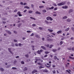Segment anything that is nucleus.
Returning a JSON list of instances; mask_svg holds the SVG:
<instances>
[{"label":"nucleus","mask_w":74,"mask_h":74,"mask_svg":"<svg viewBox=\"0 0 74 74\" xmlns=\"http://www.w3.org/2000/svg\"><path fill=\"white\" fill-rule=\"evenodd\" d=\"M38 64H39V65H40V66H42V64L39 62L38 63Z\"/></svg>","instance_id":"obj_41"},{"label":"nucleus","mask_w":74,"mask_h":74,"mask_svg":"<svg viewBox=\"0 0 74 74\" xmlns=\"http://www.w3.org/2000/svg\"><path fill=\"white\" fill-rule=\"evenodd\" d=\"M57 51V50L56 49H53L52 50V51L53 52H56Z\"/></svg>","instance_id":"obj_18"},{"label":"nucleus","mask_w":74,"mask_h":74,"mask_svg":"<svg viewBox=\"0 0 74 74\" xmlns=\"http://www.w3.org/2000/svg\"><path fill=\"white\" fill-rule=\"evenodd\" d=\"M45 22L46 23H47V24H48L49 23V22L48 21H47V20H45Z\"/></svg>","instance_id":"obj_23"},{"label":"nucleus","mask_w":74,"mask_h":74,"mask_svg":"<svg viewBox=\"0 0 74 74\" xmlns=\"http://www.w3.org/2000/svg\"><path fill=\"white\" fill-rule=\"evenodd\" d=\"M37 52L38 54H40L41 53L40 52V51L39 50H38Z\"/></svg>","instance_id":"obj_35"},{"label":"nucleus","mask_w":74,"mask_h":74,"mask_svg":"<svg viewBox=\"0 0 74 74\" xmlns=\"http://www.w3.org/2000/svg\"><path fill=\"white\" fill-rule=\"evenodd\" d=\"M71 29H72V30L73 32H74V28L72 27H71Z\"/></svg>","instance_id":"obj_31"},{"label":"nucleus","mask_w":74,"mask_h":74,"mask_svg":"<svg viewBox=\"0 0 74 74\" xmlns=\"http://www.w3.org/2000/svg\"><path fill=\"white\" fill-rule=\"evenodd\" d=\"M15 45L16 47H18V44L16 43L15 44Z\"/></svg>","instance_id":"obj_47"},{"label":"nucleus","mask_w":74,"mask_h":74,"mask_svg":"<svg viewBox=\"0 0 74 74\" xmlns=\"http://www.w3.org/2000/svg\"><path fill=\"white\" fill-rule=\"evenodd\" d=\"M16 62H17L16 60H15L14 61V64L16 63Z\"/></svg>","instance_id":"obj_60"},{"label":"nucleus","mask_w":74,"mask_h":74,"mask_svg":"<svg viewBox=\"0 0 74 74\" xmlns=\"http://www.w3.org/2000/svg\"><path fill=\"white\" fill-rule=\"evenodd\" d=\"M54 59H55V60H56V59L58 60H59V58H58L56 56H54Z\"/></svg>","instance_id":"obj_3"},{"label":"nucleus","mask_w":74,"mask_h":74,"mask_svg":"<svg viewBox=\"0 0 74 74\" xmlns=\"http://www.w3.org/2000/svg\"><path fill=\"white\" fill-rule=\"evenodd\" d=\"M25 56L26 57V58H28L29 57V55H28V54L25 55Z\"/></svg>","instance_id":"obj_40"},{"label":"nucleus","mask_w":74,"mask_h":74,"mask_svg":"<svg viewBox=\"0 0 74 74\" xmlns=\"http://www.w3.org/2000/svg\"><path fill=\"white\" fill-rule=\"evenodd\" d=\"M70 30V28L68 27L67 29H65V31L66 32H67L68 31H69Z\"/></svg>","instance_id":"obj_13"},{"label":"nucleus","mask_w":74,"mask_h":74,"mask_svg":"<svg viewBox=\"0 0 74 74\" xmlns=\"http://www.w3.org/2000/svg\"><path fill=\"white\" fill-rule=\"evenodd\" d=\"M27 33H31V31H27Z\"/></svg>","instance_id":"obj_51"},{"label":"nucleus","mask_w":74,"mask_h":74,"mask_svg":"<svg viewBox=\"0 0 74 74\" xmlns=\"http://www.w3.org/2000/svg\"><path fill=\"white\" fill-rule=\"evenodd\" d=\"M42 51H43V50L42 49H41L40 50V52H42Z\"/></svg>","instance_id":"obj_63"},{"label":"nucleus","mask_w":74,"mask_h":74,"mask_svg":"<svg viewBox=\"0 0 74 74\" xmlns=\"http://www.w3.org/2000/svg\"><path fill=\"white\" fill-rule=\"evenodd\" d=\"M0 70L1 71H4V69L2 68H1Z\"/></svg>","instance_id":"obj_48"},{"label":"nucleus","mask_w":74,"mask_h":74,"mask_svg":"<svg viewBox=\"0 0 74 74\" xmlns=\"http://www.w3.org/2000/svg\"><path fill=\"white\" fill-rule=\"evenodd\" d=\"M5 32H7L8 34H11V32H10L9 31L7 30H5Z\"/></svg>","instance_id":"obj_4"},{"label":"nucleus","mask_w":74,"mask_h":74,"mask_svg":"<svg viewBox=\"0 0 74 74\" xmlns=\"http://www.w3.org/2000/svg\"><path fill=\"white\" fill-rule=\"evenodd\" d=\"M25 8H27V9H30V8L27 6L24 7Z\"/></svg>","instance_id":"obj_14"},{"label":"nucleus","mask_w":74,"mask_h":74,"mask_svg":"<svg viewBox=\"0 0 74 74\" xmlns=\"http://www.w3.org/2000/svg\"><path fill=\"white\" fill-rule=\"evenodd\" d=\"M52 47H53V45H51L50 46V47H49V48H52Z\"/></svg>","instance_id":"obj_22"},{"label":"nucleus","mask_w":74,"mask_h":74,"mask_svg":"<svg viewBox=\"0 0 74 74\" xmlns=\"http://www.w3.org/2000/svg\"><path fill=\"white\" fill-rule=\"evenodd\" d=\"M32 12H33V11L31 10H30L29 12V14H31V13H32Z\"/></svg>","instance_id":"obj_32"},{"label":"nucleus","mask_w":74,"mask_h":74,"mask_svg":"<svg viewBox=\"0 0 74 74\" xmlns=\"http://www.w3.org/2000/svg\"><path fill=\"white\" fill-rule=\"evenodd\" d=\"M14 33H15V34H17V32H16V31H14Z\"/></svg>","instance_id":"obj_49"},{"label":"nucleus","mask_w":74,"mask_h":74,"mask_svg":"<svg viewBox=\"0 0 74 74\" xmlns=\"http://www.w3.org/2000/svg\"><path fill=\"white\" fill-rule=\"evenodd\" d=\"M53 73L54 74H55L56 73V71H55V70H54V71H52Z\"/></svg>","instance_id":"obj_50"},{"label":"nucleus","mask_w":74,"mask_h":74,"mask_svg":"<svg viewBox=\"0 0 74 74\" xmlns=\"http://www.w3.org/2000/svg\"><path fill=\"white\" fill-rule=\"evenodd\" d=\"M26 70H27V68L26 67H25V69L24 70V71H26Z\"/></svg>","instance_id":"obj_34"},{"label":"nucleus","mask_w":74,"mask_h":74,"mask_svg":"<svg viewBox=\"0 0 74 74\" xmlns=\"http://www.w3.org/2000/svg\"><path fill=\"white\" fill-rule=\"evenodd\" d=\"M21 26V24L19 23L18 24V27H20V26Z\"/></svg>","instance_id":"obj_24"},{"label":"nucleus","mask_w":74,"mask_h":74,"mask_svg":"<svg viewBox=\"0 0 74 74\" xmlns=\"http://www.w3.org/2000/svg\"><path fill=\"white\" fill-rule=\"evenodd\" d=\"M44 6H39V8H44Z\"/></svg>","instance_id":"obj_19"},{"label":"nucleus","mask_w":74,"mask_h":74,"mask_svg":"<svg viewBox=\"0 0 74 74\" xmlns=\"http://www.w3.org/2000/svg\"><path fill=\"white\" fill-rule=\"evenodd\" d=\"M17 10H15L14 11V12H17Z\"/></svg>","instance_id":"obj_59"},{"label":"nucleus","mask_w":74,"mask_h":74,"mask_svg":"<svg viewBox=\"0 0 74 74\" xmlns=\"http://www.w3.org/2000/svg\"><path fill=\"white\" fill-rule=\"evenodd\" d=\"M30 18L31 19H34V20H36V19H35V18H34L33 17H30Z\"/></svg>","instance_id":"obj_39"},{"label":"nucleus","mask_w":74,"mask_h":74,"mask_svg":"<svg viewBox=\"0 0 74 74\" xmlns=\"http://www.w3.org/2000/svg\"><path fill=\"white\" fill-rule=\"evenodd\" d=\"M35 60H36V61H35V63H37V61H38V60H40V61H41L42 62H43L42 60H41L40 59H35Z\"/></svg>","instance_id":"obj_2"},{"label":"nucleus","mask_w":74,"mask_h":74,"mask_svg":"<svg viewBox=\"0 0 74 74\" xmlns=\"http://www.w3.org/2000/svg\"><path fill=\"white\" fill-rule=\"evenodd\" d=\"M35 36L36 37H37V38H40V36H38V35H36Z\"/></svg>","instance_id":"obj_25"},{"label":"nucleus","mask_w":74,"mask_h":74,"mask_svg":"<svg viewBox=\"0 0 74 74\" xmlns=\"http://www.w3.org/2000/svg\"><path fill=\"white\" fill-rule=\"evenodd\" d=\"M14 42H17V40H16L15 39H14Z\"/></svg>","instance_id":"obj_61"},{"label":"nucleus","mask_w":74,"mask_h":74,"mask_svg":"<svg viewBox=\"0 0 74 74\" xmlns=\"http://www.w3.org/2000/svg\"><path fill=\"white\" fill-rule=\"evenodd\" d=\"M54 8V7H53L52 6L51 8H50V10H53Z\"/></svg>","instance_id":"obj_30"},{"label":"nucleus","mask_w":74,"mask_h":74,"mask_svg":"<svg viewBox=\"0 0 74 74\" xmlns=\"http://www.w3.org/2000/svg\"><path fill=\"white\" fill-rule=\"evenodd\" d=\"M12 69H15V70H17V68L15 67H12Z\"/></svg>","instance_id":"obj_37"},{"label":"nucleus","mask_w":74,"mask_h":74,"mask_svg":"<svg viewBox=\"0 0 74 74\" xmlns=\"http://www.w3.org/2000/svg\"><path fill=\"white\" fill-rule=\"evenodd\" d=\"M72 51H74V47H73L72 48Z\"/></svg>","instance_id":"obj_64"},{"label":"nucleus","mask_w":74,"mask_h":74,"mask_svg":"<svg viewBox=\"0 0 74 74\" xmlns=\"http://www.w3.org/2000/svg\"><path fill=\"white\" fill-rule=\"evenodd\" d=\"M53 5H54V6H56H56H57V5L55 3H54L53 4Z\"/></svg>","instance_id":"obj_27"},{"label":"nucleus","mask_w":74,"mask_h":74,"mask_svg":"<svg viewBox=\"0 0 74 74\" xmlns=\"http://www.w3.org/2000/svg\"><path fill=\"white\" fill-rule=\"evenodd\" d=\"M41 48H42V49H43L44 50H46V48L45 47L42 46H41Z\"/></svg>","instance_id":"obj_10"},{"label":"nucleus","mask_w":74,"mask_h":74,"mask_svg":"<svg viewBox=\"0 0 74 74\" xmlns=\"http://www.w3.org/2000/svg\"><path fill=\"white\" fill-rule=\"evenodd\" d=\"M19 58V57L18 56H17L16 57V58L17 59V58Z\"/></svg>","instance_id":"obj_62"},{"label":"nucleus","mask_w":74,"mask_h":74,"mask_svg":"<svg viewBox=\"0 0 74 74\" xmlns=\"http://www.w3.org/2000/svg\"><path fill=\"white\" fill-rule=\"evenodd\" d=\"M18 45L19 46H20V47H21V45H22V44H21V43H19L18 44Z\"/></svg>","instance_id":"obj_53"},{"label":"nucleus","mask_w":74,"mask_h":74,"mask_svg":"<svg viewBox=\"0 0 74 74\" xmlns=\"http://www.w3.org/2000/svg\"><path fill=\"white\" fill-rule=\"evenodd\" d=\"M46 46L47 47H48V48H49V45L47 44L46 45Z\"/></svg>","instance_id":"obj_57"},{"label":"nucleus","mask_w":74,"mask_h":74,"mask_svg":"<svg viewBox=\"0 0 74 74\" xmlns=\"http://www.w3.org/2000/svg\"><path fill=\"white\" fill-rule=\"evenodd\" d=\"M67 49H68V50H70L71 49L70 48H68Z\"/></svg>","instance_id":"obj_55"},{"label":"nucleus","mask_w":74,"mask_h":74,"mask_svg":"<svg viewBox=\"0 0 74 74\" xmlns=\"http://www.w3.org/2000/svg\"><path fill=\"white\" fill-rule=\"evenodd\" d=\"M8 50L9 51V52H10L12 54H13V53H12V51H11V49L8 48Z\"/></svg>","instance_id":"obj_5"},{"label":"nucleus","mask_w":74,"mask_h":74,"mask_svg":"<svg viewBox=\"0 0 74 74\" xmlns=\"http://www.w3.org/2000/svg\"><path fill=\"white\" fill-rule=\"evenodd\" d=\"M58 10V8L57 7L55 8L54 9V10H55V11H56V10Z\"/></svg>","instance_id":"obj_36"},{"label":"nucleus","mask_w":74,"mask_h":74,"mask_svg":"<svg viewBox=\"0 0 74 74\" xmlns=\"http://www.w3.org/2000/svg\"><path fill=\"white\" fill-rule=\"evenodd\" d=\"M39 29L40 30H42V28L41 27H39Z\"/></svg>","instance_id":"obj_38"},{"label":"nucleus","mask_w":74,"mask_h":74,"mask_svg":"<svg viewBox=\"0 0 74 74\" xmlns=\"http://www.w3.org/2000/svg\"><path fill=\"white\" fill-rule=\"evenodd\" d=\"M67 16H65L62 17L63 19H67Z\"/></svg>","instance_id":"obj_11"},{"label":"nucleus","mask_w":74,"mask_h":74,"mask_svg":"<svg viewBox=\"0 0 74 74\" xmlns=\"http://www.w3.org/2000/svg\"><path fill=\"white\" fill-rule=\"evenodd\" d=\"M65 4V2H64L57 4V5L60 6L61 5H64Z\"/></svg>","instance_id":"obj_1"},{"label":"nucleus","mask_w":74,"mask_h":74,"mask_svg":"<svg viewBox=\"0 0 74 74\" xmlns=\"http://www.w3.org/2000/svg\"><path fill=\"white\" fill-rule=\"evenodd\" d=\"M62 44H63V42L62 41H61L60 42V45H62Z\"/></svg>","instance_id":"obj_21"},{"label":"nucleus","mask_w":74,"mask_h":74,"mask_svg":"<svg viewBox=\"0 0 74 74\" xmlns=\"http://www.w3.org/2000/svg\"><path fill=\"white\" fill-rule=\"evenodd\" d=\"M35 13H36V14H39V15L41 14V13H40V12H39L38 11H36V12Z\"/></svg>","instance_id":"obj_9"},{"label":"nucleus","mask_w":74,"mask_h":74,"mask_svg":"<svg viewBox=\"0 0 74 74\" xmlns=\"http://www.w3.org/2000/svg\"><path fill=\"white\" fill-rule=\"evenodd\" d=\"M27 11V10H25L23 11L24 12H26Z\"/></svg>","instance_id":"obj_58"},{"label":"nucleus","mask_w":74,"mask_h":74,"mask_svg":"<svg viewBox=\"0 0 74 74\" xmlns=\"http://www.w3.org/2000/svg\"><path fill=\"white\" fill-rule=\"evenodd\" d=\"M66 71H67V72H68V73H69V74H70V72L68 70H66Z\"/></svg>","instance_id":"obj_54"},{"label":"nucleus","mask_w":74,"mask_h":74,"mask_svg":"<svg viewBox=\"0 0 74 74\" xmlns=\"http://www.w3.org/2000/svg\"><path fill=\"white\" fill-rule=\"evenodd\" d=\"M62 32V31L60 30L57 32V34H61Z\"/></svg>","instance_id":"obj_7"},{"label":"nucleus","mask_w":74,"mask_h":74,"mask_svg":"<svg viewBox=\"0 0 74 74\" xmlns=\"http://www.w3.org/2000/svg\"><path fill=\"white\" fill-rule=\"evenodd\" d=\"M50 18H51V17H49V16L47 17L46 18V19L47 21H49V20L50 19Z\"/></svg>","instance_id":"obj_15"},{"label":"nucleus","mask_w":74,"mask_h":74,"mask_svg":"<svg viewBox=\"0 0 74 74\" xmlns=\"http://www.w3.org/2000/svg\"><path fill=\"white\" fill-rule=\"evenodd\" d=\"M69 12V13H70L71 12H73V10L72 9H71L70 10Z\"/></svg>","instance_id":"obj_17"},{"label":"nucleus","mask_w":74,"mask_h":74,"mask_svg":"<svg viewBox=\"0 0 74 74\" xmlns=\"http://www.w3.org/2000/svg\"><path fill=\"white\" fill-rule=\"evenodd\" d=\"M48 30L49 31V32H50V33H52V32L53 31V30L51 29H48Z\"/></svg>","instance_id":"obj_8"},{"label":"nucleus","mask_w":74,"mask_h":74,"mask_svg":"<svg viewBox=\"0 0 74 74\" xmlns=\"http://www.w3.org/2000/svg\"><path fill=\"white\" fill-rule=\"evenodd\" d=\"M42 11L44 13L46 12H47V11L45 10H43Z\"/></svg>","instance_id":"obj_26"},{"label":"nucleus","mask_w":74,"mask_h":74,"mask_svg":"<svg viewBox=\"0 0 74 74\" xmlns=\"http://www.w3.org/2000/svg\"><path fill=\"white\" fill-rule=\"evenodd\" d=\"M32 26L33 27H34V26H37V25L36 24H34L32 25Z\"/></svg>","instance_id":"obj_33"},{"label":"nucleus","mask_w":74,"mask_h":74,"mask_svg":"<svg viewBox=\"0 0 74 74\" xmlns=\"http://www.w3.org/2000/svg\"><path fill=\"white\" fill-rule=\"evenodd\" d=\"M34 36V34L32 33L31 35L30 36Z\"/></svg>","instance_id":"obj_44"},{"label":"nucleus","mask_w":74,"mask_h":74,"mask_svg":"<svg viewBox=\"0 0 74 74\" xmlns=\"http://www.w3.org/2000/svg\"><path fill=\"white\" fill-rule=\"evenodd\" d=\"M20 4H21V5H23L24 3L23 2H20Z\"/></svg>","instance_id":"obj_28"},{"label":"nucleus","mask_w":74,"mask_h":74,"mask_svg":"<svg viewBox=\"0 0 74 74\" xmlns=\"http://www.w3.org/2000/svg\"><path fill=\"white\" fill-rule=\"evenodd\" d=\"M45 54H48V53H49V51H45Z\"/></svg>","instance_id":"obj_20"},{"label":"nucleus","mask_w":74,"mask_h":74,"mask_svg":"<svg viewBox=\"0 0 74 74\" xmlns=\"http://www.w3.org/2000/svg\"><path fill=\"white\" fill-rule=\"evenodd\" d=\"M46 9L47 10H50V8H47Z\"/></svg>","instance_id":"obj_45"},{"label":"nucleus","mask_w":74,"mask_h":74,"mask_svg":"<svg viewBox=\"0 0 74 74\" xmlns=\"http://www.w3.org/2000/svg\"><path fill=\"white\" fill-rule=\"evenodd\" d=\"M62 8H64V9H66V8H68V7L66 6H65L62 7Z\"/></svg>","instance_id":"obj_12"},{"label":"nucleus","mask_w":74,"mask_h":74,"mask_svg":"<svg viewBox=\"0 0 74 74\" xmlns=\"http://www.w3.org/2000/svg\"><path fill=\"white\" fill-rule=\"evenodd\" d=\"M21 14V12H17V14H18V15H19V14Z\"/></svg>","instance_id":"obj_46"},{"label":"nucleus","mask_w":74,"mask_h":74,"mask_svg":"<svg viewBox=\"0 0 74 74\" xmlns=\"http://www.w3.org/2000/svg\"><path fill=\"white\" fill-rule=\"evenodd\" d=\"M31 6L32 8H33V7H34V5L32 4L31 5Z\"/></svg>","instance_id":"obj_42"},{"label":"nucleus","mask_w":74,"mask_h":74,"mask_svg":"<svg viewBox=\"0 0 74 74\" xmlns=\"http://www.w3.org/2000/svg\"><path fill=\"white\" fill-rule=\"evenodd\" d=\"M37 73V70H35L32 72V74H34V73Z\"/></svg>","instance_id":"obj_6"},{"label":"nucleus","mask_w":74,"mask_h":74,"mask_svg":"<svg viewBox=\"0 0 74 74\" xmlns=\"http://www.w3.org/2000/svg\"><path fill=\"white\" fill-rule=\"evenodd\" d=\"M21 64H24L25 63V62H24L23 61H22L21 62Z\"/></svg>","instance_id":"obj_52"},{"label":"nucleus","mask_w":74,"mask_h":74,"mask_svg":"<svg viewBox=\"0 0 74 74\" xmlns=\"http://www.w3.org/2000/svg\"><path fill=\"white\" fill-rule=\"evenodd\" d=\"M66 21L68 22H71V20L70 19H67L66 20Z\"/></svg>","instance_id":"obj_16"},{"label":"nucleus","mask_w":74,"mask_h":74,"mask_svg":"<svg viewBox=\"0 0 74 74\" xmlns=\"http://www.w3.org/2000/svg\"><path fill=\"white\" fill-rule=\"evenodd\" d=\"M50 21H53V18H52L50 17Z\"/></svg>","instance_id":"obj_56"},{"label":"nucleus","mask_w":74,"mask_h":74,"mask_svg":"<svg viewBox=\"0 0 74 74\" xmlns=\"http://www.w3.org/2000/svg\"><path fill=\"white\" fill-rule=\"evenodd\" d=\"M42 68H44V67H43L42 66H39V69H42Z\"/></svg>","instance_id":"obj_29"},{"label":"nucleus","mask_w":74,"mask_h":74,"mask_svg":"<svg viewBox=\"0 0 74 74\" xmlns=\"http://www.w3.org/2000/svg\"><path fill=\"white\" fill-rule=\"evenodd\" d=\"M69 58H70V59H74V58H72V57H71L70 56L69 57Z\"/></svg>","instance_id":"obj_43"}]
</instances>
